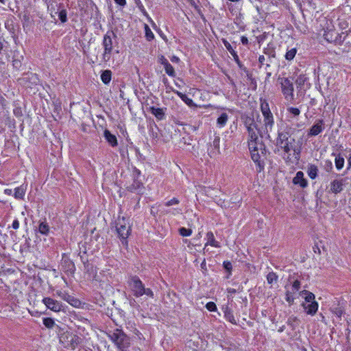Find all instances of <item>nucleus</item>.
Listing matches in <instances>:
<instances>
[{"instance_id":"obj_1","label":"nucleus","mask_w":351,"mask_h":351,"mask_svg":"<svg viewBox=\"0 0 351 351\" xmlns=\"http://www.w3.org/2000/svg\"><path fill=\"white\" fill-rule=\"evenodd\" d=\"M248 147L252 160L256 164V170L261 172L264 169V162L261 160L265 150V145L258 139V131H248Z\"/></svg>"},{"instance_id":"obj_2","label":"nucleus","mask_w":351,"mask_h":351,"mask_svg":"<svg viewBox=\"0 0 351 351\" xmlns=\"http://www.w3.org/2000/svg\"><path fill=\"white\" fill-rule=\"evenodd\" d=\"M116 35L113 32H108L103 37L102 48L103 53L101 54V60L108 63L110 61L114 53V47L112 43V38H115Z\"/></svg>"},{"instance_id":"obj_3","label":"nucleus","mask_w":351,"mask_h":351,"mask_svg":"<svg viewBox=\"0 0 351 351\" xmlns=\"http://www.w3.org/2000/svg\"><path fill=\"white\" fill-rule=\"evenodd\" d=\"M129 285L134 296L138 298L143 295H147L151 298L154 297L153 291L147 288H145L142 281L137 276H132L129 280Z\"/></svg>"},{"instance_id":"obj_4","label":"nucleus","mask_w":351,"mask_h":351,"mask_svg":"<svg viewBox=\"0 0 351 351\" xmlns=\"http://www.w3.org/2000/svg\"><path fill=\"white\" fill-rule=\"evenodd\" d=\"M109 337L121 351H128L130 346V338L121 330L117 329L109 335Z\"/></svg>"},{"instance_id":"obj_5","label":"nucleus","mask_w":351,"mask_h":351,"mask_svg":"<svg viewBox=\"0 0 351 351\" xmlns=\"http://www.w3.org/2000/svg\"><path fill=\"white\" fill-rule=\"evenodd\" d=\"M116 230L122 244L127 245V238L130 234V226L128 220L124 217L119 218L117 222Z\"/></svg>"},{"instance_id":"obj_6","label":"nucleus","mask_w":351,"mask_h":351,"mask_svg":"<svg viewBox=\"0 0 351 351\" xmlns=\"http://www.w3.org/2000/svg\"><path fill=\"white\" fill-rule=\"evenodd\" d=\"M59 339L64 348L72 350L75 349L81 341V339L78 336L68 331L62 332L60 335Z\"/></svg>"},{"instance_id":"obj_7","label":"nucleus","mask_w":351,"mask_h":351,"mask_svg":"<svg viewBox=\"0 0 351 351\" xmlns=\"http://www.w3.org/2000/svg\"><path fill=\"white\" fill-rule=\"evenodd\" d=\"M324 22L322 29L324 39L328 43H337L338 42L339 34L336 31L332 21L330 20H325Z\"/></svg>"},{"instance_id":"obj_8","label":"nucleus","mask_w":351,"mask_h":351,"mask_svg":"<svg viewBox=\"0 0 351 351\" xmlns=\"http://www.w3.org/2000/svg\"><path fill=\"white\" fill-rule=\"evenodd\" d=\"M278 81L281 85L282 92L287 100L293 99V86L292 82L287 77H278Z\"/></svg>"},{"instance_id":"obj_9","label":"nucleus","mask_w":351,"mask_h":351,"mask_svg":"<svg viewBox=\"0 0 351 351\" xmlns=\"http://www.w3.org/2000/svg\"><path fill=\"white\" fill-rule=\"evenodd\" d=\"M295 2L302 12H312L317 8L315 0H295Z\"/></svg>"},{"instance_id":"obj_10","label":"nucleus","mask_w":351,"mask_h":351,"mask_svg":"<svg viewBox=\"0 0 351 351\" xmlns=\"http://www.w3.org/2000/svg\"><path fill=\"white\" fill-rule=\"evenodd\" d=\"M43 302L49 309L54 312H60L63 310L62 303L51 298H44Z\"/></svg>"},{"instance_id":"obj_11","label":"nucleus","mask_w":351,"mask_h":351,"mask_svg":"<svg viewBox=\"0 0 351 351\" xmlns=\"http://www.w3.org/2000/svg\"><path fill=\"white\" fill-rule=\"evenodd\" d=\"M324 123L323 120H317L315 124L309 129L308 136H315L322 133L324 130Z\"/></svg>"},{"instance_id":"obj_12","label":"nucleus","mask_w":351,"mask_h":351,"mask_svg":"<svg viewBox=\"0 0 351 351\" xmlns=\"http://www.w3.org/2000/svg\"><path fill=\"white\" fill-rule=\"evenodd\" d=\"M344 180L336 179L330 182V191L331 193L337 194L341 193L343 189Z\"/></svg>"},{"instance_id":"obj_13","label":"nucleus","mask_w":351,"mask_h":351,"mask_svg":"<svg viewBox=\"0 0 351 351\" xmlns=\"http://www.w3.org/2000/svg\"><path fill=\"white\" fill-rule=\"evenodd\" d=\"M56 295L73 306H77L80 304L79 300L75 299L73 296L70 295L65 291H57Z\"/></svg>"},{"instance_id":"obj_14","label":"nucleus","mask_w":351,"mask_h":351,"mask_svg":"<svg viewBox=\"0 0 351 351\" xmlns=\"http://www.w3.org/2000/svg\"><path fill=\"white\" fill-rule=\"evenodd\" d=\"M293 183L295 185H299L302 188H305L308 185L307 180L304 178V173L302 171H298L295 176L293 179Z\"/></svg>"},{"instance_id":"obj_15","label":"nucleus","mask_w":351,"mask_h":351,"mask_svg":"<svg viewBox=\"0 0 351 351\" xmlns=\"http://www.w3.org/2000/svg\"><path fill=\"white\" fill-rule=\"evenodd\" d=\"M302 306L304 308L306 313L308 315H314L318 309V304L317 302H311V303H302Z\"/></svg>"},{"instance_id":"obj_16","label":"nucleus","mask_w":351,"mask_h":351,"mask_svg":"<svg viewBox=\"0 0 351 351\" xmlns=\"http://www.w3.org/2000/svg\"><path fill=\"white\" fill-rule=\"evenodd\" d=\"M207 243L205 244L204 250H206L207 245H210L215 247H219L220 245L218 241L215 239L214 234L212 232H208L206 234Z\"/></svg>"},{"instance_id":"obj_17","label":"nucleus","mask_w":351,"mask_h":351,"mask_svg":"<svg viewBox=\"0 0 351 351\" xmlns=\"http://www.w3.org/2000/svg\"><path fill=\"white\" fill-rule=\"evenodd\" d=\"M104 136L108 143L112 147H115L117 145V139L115 135L110 133V132L108 130H105L104 132Z\"/></svg>"},{"instance_id":"obj_18","label":"nucleus","mask_w":351,"mask_h":351,"mask_svg":"<svg viewBox=\"0 0 351 351\" xmlns=\"http://www.w3.org/2000/svg\"><path fill=\"white\" fill-rule=\"evenodd\" d=\"M172 91L174 92L177 95H178L180 99L189 107H195L196 105L194 104L193 101L189 98L186 95L182 93L178 90H176L172 89Z\"/></svg>"},{"instance_id":"obj_19","label":"nucleus","mask_w":351,"mask_h":351,"mask_svg":"<svg viewBox=\"0 0 351 351\" xmlns=\"http://www.w3.org/2000/svg\"><path fill=\"white\" fill-rule=\"evenodd\" d=\"M149 111L156 117L157 119L162 120L165 119V114L162 108L151 107Z\"/></svg>"},{"instance_id":"obj_20","label":"nucleus","mask_w":351,"mask_h":351,"mask_svg":"<svg viewBox=\"0 0 351 351\" xmlns=\"http://www.w3.org/2000/svg\"><path fill=\"white\" fill-rule=\"evenodd\" d=\"M263 117H264L265 129L267 132H269V130H271L274 123L273 114L269 115V116H265Z\"/></svg>"},{"instance_id":"obj_21","label":"nucleus","mask_w":351,"mask_h":351,"mask_svg":"<svg viewBox=\"0 0 351 351\" xmlns=\"http://www.w3.org/2000/svg\"><path fill=\"white\" fill-rule=\"evenodd\" d=\"M261 110L263 117L271 115L269 104L265 100H261Z\"/></svg>"},{"instance_id":"obj_22","label":"nucleus","mask_w":351,"mask_h":351,"mask_svg":"<svg viewBox=\"0 0 351 351\" xmlns=\"http://www.w3.org/2000/svg\"><path fill=\"white\" fill-rule=\"evenodd\" d=\"M228 120V115L227 113H222L217 119V126L220 128H223Z\"/></svg>"},{"instance_id":"obj_23","label":"nucleus","mask_w":351,"mask_h":351,"mask_svg":"<svg viewBox=\"0 0 351 351\" xmlns=\"http://www.w3.org/2000/svg\"><path fill=\"white\" fill-rule=\"evenodd\" d=\"M294 139L289 140L287 142H284L279 147L283 149L285 153H289L291 150L293 149V144Z\"/></svg>"},{"instance_id":"obj_24","label":"nucleus","mask_w":351,"mask_h":351,"mask_svg":"<svg viewBox=\"0 0 351 351\" xmlns=\"http://www.w3.org/2000/svg\"><path fill=\"white\" fill-rule=\"evenodd\" d=\"M335 156V164L337 170H341L344 165V158L340 154H332Z\"/></svg>"},{"instance_id":"obj_25","label":"nucleus","mask_w":351,"mask_h":351,"mask_svg":"<svg viewBox=\"0 0 351 351\" xmlns=\"http://www.w3.org/2000/svg\"><path fill=\"white\" fill-rule=\"evenodd\" d=\"M289 140V135L287 132H282L278 133V138H277V145L280 146L284 142H287Z\"/></svg>"},{"instance_id":"obj_26","label":"nucleus","mask_w":351,"mask_h":351,"mask_svg":"<svg viewBox=\"0 0 351 351\" xmlns=\"http://www.w3.org/2000/svg\"><path fill=\"white\" fill-rule=\"evenodd\" d=\"M224 317L227 321L230 322L232 324H237V321L234 318L232 311L230 309L228 308H226L224 311Z\"/></svg>"},{"instance_id":"obj_27","label":"nucleus","mask_w":351,"mask_h":351,"mask_svg":"<svg viewBox=\"0 0 351 351\" xmlns=\"http://www.w3.org/2000/svg\"><path fill=\"white\" fill-rule=\"evenodd\" d=\"M112 72L110 70H105L101 75V80L105 84H108L110 82Z\"/></svg>"},{"instance_id":"obj_28","label":"nucleus","mask_w":351,"mask_h":351,"mask_svg":"<svg viewBox=\"0 0 351 351\" xmlns=\"http://www.w3.org/2000/svg\"><path fill=\"white\" fill-rule=\"evenodd\" d=\"M305 295V302L304 303H311V302H316L315 301V295L309 291H303L300 292V295Z\"/></svg>"},{"instance_id":"obj_29","label":"nucleus","mask_w":351,"mask_h":351,"mask_svg":"<svg viewBox=\"0 0 351 351\" xmlns=\"http://www.w3.org/2000/svg\"><path fill=\"white\" fill-rule=\"evenodd\" d=\"M223 43L226 48V49L230 52V53L234 57V60H239V56L237 52L232 47L231 45L226 40H223Z\"/></svg>"},{"instance_id":"obj_30","label":"nucleus","mask_w":351,"mask_h":351,"mask_svg":"<svg viewBox=\"0 0 351 351\" xmlns=\"http://www.w3.org/2000/svg\"><path fill=\"white\" fill-rule=\"evenodd\" d=\"M318 169L317 166L311 165L308 167V175L311 179H315L317 176Z\"/></svg>"},{"instance_id":"obj_31","label":"nucleus","mask_w":351,"mask_h":351,"mask_svg":"<svg viewBox=\"0 0 351 351\" xmlns=\"http://www.w3.org/2000/svg\"><path fill=\"white\" fill-rule=\"evenodd\" d=\"M278 276L274 272H269L267 276V283L272 286L274 284L277 283L278 281Z\"/></svg>"},{"instance_id":"obj_32","label":"nucleus","mask_w":351,"mask_h":351,"mask_svg":"<svg viewBox=\"0 0 351 351\" xmlns=\"http://www.w3.org/2000/svg\"><path fill=\"white\" fill-rule=\"evenodd\" d=\"M285 300L289 304V305H292L295 300L294 295L292 294V292L289 289L287 286H285Z\"/></svg>"},{"instance_id":"obj_33","label":"nucleus","mask_w":351,"mask_h":351,"mask_svg":"<svg viewBox=\"0 0 351 351\" xmlns=\"http://www.w3.org/2000/svg\"><path fill=\"white\" fill-rule=\"evenodd\" d=\"M49 231V227L45 222H42L38 226V232L42 234H47Z\"/></svg>"},{"instance_id":"obj_34","label":"nucleus","mask_w":351,"mask_h":351,"mask_svg":"<svg viewBox=\"0 0 351 351\" xmlns=\"http://www.w3.org/2000/svg\"><path fill=\"white\" fill-rule=\"evenodd\" d=\"M25 195V189L22 187H17L14 190V197L16 199H23Z\"/></svg>"},{"instance_id":"obj_35","label":"nucleus","mask_w":351,"mask_h":351,"mask_svg":"<svg viewBox=\"0 0 351 351\" xmlns=\"http://www.w3.org/2000/svg\"><path fill=\"white\" fill-rule=\"evenodd\" d=\"M164 68H165L166 73L168 75H169L171 77H174L176 75V72L174 71V69L169 62L166 63V65L164 66Z\"/></svg>"},{"instance_id":"obj_36","label":"nucleus","mask_w":351,"mask_h":351,"mask_svg":"<svg viewBox=\"0 0 351 351\" xmlns=\"http://www.w3.org/2000/svg\"><path fill=\"white\" fill-rule=\"evenodd\" d=\"M308 77H306L304 75H300L296 80L295 83L299 86H302L304 85V84L307 82Z\"/></svg>"},{"instance_id":"obj_37","label":"nucleus","mask_w":351,"mask_h":351,"mask_svg":"<svg viewBox=\"0 0 351 351\" xmlns=\"http://www.w3.org/2000/svg\"><path fill=\"white\" fill-rule=\"evenodd\" d=\"M296 52H297V50L295 48H292V49L288 50L285 54V58L287 60H293L296 54Z\"/></svg>"},{"instance_id":"obj_38","label":"nucleus","mask_w":351,"mask_h":351,"mask_svg":"<svg viewBox=\"0 0 351 351\" xmlns=\"http://www.w3.org/2000/svg\"><path fill=\"white\" fill-rule=\"evenodd\" d=\"M43 324L48 328H52L55 325V322L53 319L50 317H46L43 319Z\"/></svg>"},{"instance_id":"obj_39","label":"nucleus","mask_w":351,"mask_h":351,"mask_svg":"<svg viewBox=\"0 0 351 351\" xmlns=\"http://www.w3.org/2000/svg\"><path fill=\"white\" fill-rule=\"evenodd\" d=\"M145 36H146L147 40L150 41L152 39H154V35L153 32L151 31V29H149V27H148V25H145Z\"/></svg>"},{"instance_id":"obj_40","label":"nucleus","mask_w":351,"mask_h":351,"mask_svg":"<svg viewBox=\"0 0 351 351\" xmlns=\"http://www.w3.org/2000/svg\"><path fill=\"white\" fill-rule=\"evenodd\" d=\"M287 111L293 117H298L300 114V110L298 108L290 107L287 108Z\"/></svg>"},{"instance_id":"obj_41","label":"nucleus","mask_w":351,"mask_h":351,"mask_svg":"<svg viewBox=\"0 0 351 351\" xmlns=\"http://www.w3.org/2000/svg\"><path fill=\"white\" fill-rule=\"evenodd\" d=\"M179 232L183 237H189L192 234V230L185 228H180L179 229Z\"/></svg>"},{"instance_id":"obj_42","label":"nucleus","mask_w":351,"mask_h":351,"mask_svg":"<svg viewBox=\"0 0 351 351\" xmlns=\"http://www.w3.org/2000/svg\"><path fill=\"white\" fill-rule=\"evenodd\" d=\"M59 19L62 23H65L67 21L66 11L65 10H62L59 12Z\"/></svg>"},{"instance_id":"obj_43","label":"nucleus","mask_w":351,"mask_h":351,"mask_svg":"<svg viewBox=\"0 0 351 351\" xmlns=\"http://www.w3.org/2000/svg\"><path fill=\"white\" fill-rule=\"evenodd\" d=\"M243 122H244V125L246 128L249 125H251V124H252L254 122V120L252 117H251L250 116H246L243 118Z\"/></svg>"},{"instance_id":"obj_44","label":"nucleus","mask_w":351,"mask_h":351,"mask_svg":"<svg viewBox=\"0 0 351 351\" xmlns=\"http://www.w3.org/2000/svg\"><path fill=\"white\" fill-rule=\"evenodd\" d=\"M180 203V201L178 199L176 198V197H173V199L167 201V202H165V205L166 206H173V205H177Z\"/></svg>"},{"instance_id":"obj_45","label":"nucleus","mask_w":351,"mask_h":351,"mask_svg":"<svg viewBox=\"0 0 351 351\" xmlns=\"http://www.w3.org/2000/svg\"><path fill=\"white\" fill-rule=\"evenodd\" d=\"M300 281H299L298 280H295V281H293L291 285L292 289H293V292H298L300 289Z\"/></svg>"},{"instance_id":"obj_46","label":"nucleus","mask_w":351,"mask_h":351,"mask_svg":"<svg viewBox=\"0 0 351 351\" xmlns=\"http://www.w3.org/2000/svg\"><path fill=\"white\" fill-rule=\"evenodd\" d=\"M206 308L211 312L215 311L217 310L216 304L213 302H209L206 304Z\"/></svg>"},{"instance_id":"obj_47","label":"nucleus","mask_w":351,"mask_h":351,"mask_svg":"<svg viewBox=\"0 0 351 351\" xmlns=\"http://www.w3.org/2000/svg\"><path fill=\"white\" fill-rule=\"evenodd\" d=\"M332 313L336 315L337 317H341L342 315L343 314V311L340 307H336L333 309H332Z\"/></svg>"},{"instance_id":"obj_48","label":"nucleus","mask_w":351,"mask_h":351,"mask_svg":"<svg viewBox=\"0 0 351 351\" xmlns=\"http://www.w3.org/2000/svg\"><path fill=\"white\" fill-rule=\"evenodd\" d=\"M246 129L248 131H258V127H257V124L254 122L252 124H251V125H249L247 127H246Z\"/></svg>"},{"instance_id":"obj_49","label":"nucleus","mask_w":351,"mask_h":351,"mask_svg":"<svg viewBox=\"0 0 351 351\" xmlns=\"http://www.w3.org/2000/svg\"><path fill=\"white\" fill-rule=\"evenodd\" d=\"M223 267L228 271H231V269H232V264L229 261H224Z\"/></svg>"},{"instance_id":"obj_50","label":"nucleus","mask_w":351,"mask_h":351,"mask_svg":"<svg viewBox=\"0 0 351 351\" xmlns=\"http://www.w3.org/2000/svg\"><path fill=\"white\" fill-rule=\"evenodd\" d=\"M114 2L122 7H124L126 5V0H114Z\"/></svg>"},{"instance_id":"obj_51","label":"nucleus","mask_w":351,"mask_h":351,"mask_svg":"<svg viewBox=\"0 0 351 351\" xmlns=\"http://www.w3.org/2000/svg\"><path fill=\"white\" fill-rule=\"evenodd\" d=\"M160 62L163 66L166 65V63H169L168 60L163 56H161L160 58Z\"/></svg>"},{"instance_id":"obj_52","label":"nucleus","mask_w":351,"mask_h":351,"mask_svg":"<svg viewBox=\"0 0 351 351\" xmlns=\"http://www.w3.org/2000/svg\"><path fill=\"white\" fill-rule=\"evenodd\" d=\"M12 227L15 230H17L19 228V222L17 219L14 220Z\"/></svg>"},{"instance_id":"obj_53","label":"nucleus","mask_w":351,"mask_h":351,"mask_svg":"<svg viewBox=\"0 0 351 351\" xmlns=\"http://www.w3.org/2000/svg\"><path fill=\"white\" fill-rule=\"evenodd\" d=\"M241 43L243 45H248V39L245 36H241Z\"/></svg>"},{"instance_id":"obj_54","label":"nucleus","mask_w":351,"mask_h":351,"mask_svg":"<svg viewBox=\"0 0 351 351\" xmlns=\"http://www.w3.org/2000/svg\"><path fill=\"white\" fill-rule=\"evenodd\" d=\"M135 3L136 4V6L140 10H143V5L142 4L141 1L140 0H135Z\"/></svg>"},{"instance_id":"obj_55","label":"nucleus","mask_w":351,"mask_h":351,"mask_svg":"<svg viewBox=\"0 0 351 351\" xmlns=\"http://www.w3.org/2000/svg\"><path fill=\"white\" fill-rule=\"evenodd\" d=\"M265 58L264 56L261 55L258 57V62L261 64V66L265 64Z\"/></svg>"},{"instance_id":"obj_56","label":"nucleus","mask_w":351,"mask_h":351,"mask_svg":"<svg viewBox=\"0 0 351 351\" xmlns=\"http://www.w3.org/2000/svg\"><path fill=\"white\" fill-rule=\"evenodd\" d=\"M213 145L215 147H217L219 148V137H216L214 141H213Z\"/></svg>"},{"instance_id":"obj_57","label":"nucleus","mask_w":351,"mask_h":351,"mask_svg":"<svg viewBox=\"0 0 351 351\" xmlns=\"http://www.w3.org/2000/svg\"><path fill=\"white\" fill-rule=\"evenodd\" d=\"M237 291L235 289H233V288H229V289H228V294L232 295V294H234V293H237Z\"/></svg>"},{"instance_id":"obj_58","label":"nucleus","mask_w":351,"mask_h":351,"mask_svg":"<svg viewBox=\"0 0 351 351\" xmlns=\"http://www.w3.org/2000/svg\"><path fill=\"white\" fill-rule=\"evenodd\" d=\"M171 62H178L180 61V58L177 56H172L171 58Z\"/></svg>"},{"instance_id":"obj_59","label":"nucleus","mask_w":351,"mask_h":351,"mask_svg":"<svg viewBox=\"0 0 351 351\" xmlns=\"http://www.w3.org/2000/svg\"><path fill=\"white\" fill-rule=\"evenodd\" d=\"M13 65L15 67H19V66H21V62L19 61L14 60H13Z\"/></svg>"},{"instance_id":"obj_60","label":"nucleus","mask_w":351,"mask_h":351,"mask_svg":"<svg viewBox=\"0 0 351 351\" xmlns=\"http://www.w3.org/2000/svg\"><path fill=\"white\" fill-rule=\"evenodd\" d=\"M277 6L280 7V8H283L282 6V1H276L275 3H274Z\"/></svg>"},{"instance_id":"obj_61","label":"nucleus","mask_w":351,"mask_h":351,"mask_svg":"<svg viewBox=\"0 0 351 351\" xmlns=\"http://www.w3.org/2000/svg\"><path fill=\"white\" fill-rule=\"evenodd\" d=\"M140 11L143 13V14L144 16H147V17H149L148 14H147V11L145 10V8H144V7H143V10H140Z\"/></svg>"},{"instance_id":"obj_62","label":"nucleus","mask_w":351,"mask_h":351,"mask_svg":"<svg viewBox=\"0 0 351 351\" xmlns=\"http://www.w3.org/2000/svg\"><path fill=\"white\" fill-rule=\"evenodd\" d=\"M348 168H350L351 167V156L348 158Z\"/></svg>"},{"instance_id":"obj_63","label":"nucleus","mask_w":351,"mask_h":351,"mask_svg":"<svg viewBox=\"0 0 351 351\" xmlns=\"http://www.w3.org/2000/svg\"><path fill=\"white\" fill-rule=\"evenodd\" d=\"M11 192H12V190H11V189H5V193L6 194L10 195V194L11 193Z\"/></svg>"},{"instance_id":"obj_64","label":"nucleus","mask_w":351,"mask_h":351,"mask_svg":"<svg viewBox=\"0 0 351 351\" xmlns=\"http://www.w3.org/2000/svg\"><path fill=\"white\" fill-rule=\"evenodd\" d=\"M291 292H292V294L294 295L297 292H293V289H292V287H291V289H289Z\"/></svg>"}]
</instances>
